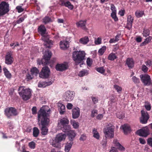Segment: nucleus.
Wrapping results in <instances>:
<instances>
[{"instance_id": "obj_1", "label": "nucleus", "mask_w": 152, "mask_h": 152, "mask_svg": "<svg viewBox=\"0 0 152 152\" xmlns=\"http://www.w3.org/2000/svg\"><path fill=\"white\" fill-rule=\"evenodd\" d=\"M50 109L48 106H45L40 108L38 113V123L43 135H46L48 133L47 126L50 121Z\"/></svg>"}, {"instance_id": "obj_2", "label": "nucleus", "mask_w": 152, "mask_h": 152, "mask_svg": "<svg viewBox=\"0 0 152 152\" xmlns=\"http://www.w3.org/2000/svg\"><path fill=\"white\" fill-rule=\"evenodd\" d=\"M18 94L24 100L29 99L31 96V90L23 86H20L18 89Z\"/></svg>"}, {"instance_id": "obj_3", "label": "nucleus", "mask_w": 152, "mask_h": 152, "mask_svg": "<svg viewBox=\"0 0 152 152\" xmlns=\"http://www.w3.org/2000/svg\"><path fill=\"white\" fill-rule=\"evenodd\" d=\"M86 54L84 51H75L72 53V57L76 65L82 62L85 59Z\"/></svg>"}, {"instance_id": "obj_4", "label": "nucleus", "mask_w": 152, "mask_h": 152, "mask_svg": "<svg viewBox=\"0 0 152 152\" xmlns=\"http://www.w3.org/2000/svg\"><path fill=\"white\" fill-rule=\"evenodd\" d=\"M38 32L42 36L41 39L44 42V45L46 48H50L51 45L53 44L52 42L49 39L48 35L46 32V29H38Z\"/></svg>"}, {"instance_id": "obj_5", "label": "nucleus", "mask_w": 152, "mask_h": 152, "mask_svg": "<svg viewBox=\"0 0 152 152\" xmlns=\"http://www.w3.org/2000/svg\"><path fill=\"white\" fill-rule=\"evenodd\" d=\"M52 53L49 51H46L45 52L43 58L40 61H37V64L39 65L43 64L44 65L48 64L49 63V61L52 56Z\"/></svg>"}, {"instance_id": "obj_6", "label": "nucleus", "mask_w": 152, "mask_h": 152, "mask_svg": "<svg viewBox=\"0 0 152 152\" xmlns=\"http://www.w3.org/2000/svg\"><path fill=\"white\" fill-rule=\"evenodd\" d=\"M4 113L8 118H10L12 116H17L18 114V112L15 108L11 107L6 108Z\"/></svg>"}, {"instance_id": "obj_7", "label": "nucleus", "mask_w": 152, "mask_h": 152, "mask_svg": "<svg viewBox=\"0 0 152 152\" xmlns=\"http://www.w3.org/2000/svg\"><path fill=\"white\" fill-rule=\"evenodd\" d=\"M114 127L113 126H109L104 128V133L106 138H112L114 135Z\"/></svg>"}, {"instance_id": "obj_8", "label": "nucleus", "mask_w": 152, "mask_h": 152, "mask_svg": "<svg viewBox=\"0 0 152 152\" xmlns=\"http://www.w3.org/2000/svg\"><path fill=\"white\" fill-rule=\"evenodd\" d=\"M9 5L5 1H2L0 4V15H3L10 10Z\"/></svg>"}, {"instance_id": "obj_9", "label": "nucleus", "mask_w": 152, "mask_h": 152, "mask_svg": "<svg viewBox=\"0 0 152 152\" xmlns=\"http://www.w3.org/2000/svg\"><path fill=\"white\" fill-rule=\"evenodd\" d=\"M50 73V70L48 67L45 66L42 68L39 73V77L42 78H47L49 77Z\"/></svg>"}, {"instance_id": "obj_10", "label": "nucleus", "mask_w": 152, "mask_h": 152, "mask_svg": "<svg viewBox=\"0 0 152 152\" xmlns=\"http://www.w3.org/2000/svg\"><path fill=\"white\" fill-rule=\"evenodd\" d=\"M149 133V130L147 126L143 127L136 132V134H137L144 137H146Z\"/></svg>"}, {"instance_id": "obj_11", "label": "nucleus", "mask_w": 152, "mask_h": 152, "mask_svg": "<svg viewBox=\"0 0 152 152\" xmlns=\"http://www.w3.org/2000/svg\"><path fill=\"white\" fill-rule=\"evenodd\" d=\"M141 80L145 86L150 85L151 83L150 76L148 74H142L140 75Z\"/></svg>"}, {"instance_id": "obj_12", "label": "nucleus", "mask_w": 152, "mask_h": 152, "mask_svg": "<svg viewBox=\"0 0 152 152\" xmlns=\"http://www.w3.org/2000/svg\"><path fill=\"white\" fill-rule=\"evenodd\" d=\"M141 116L140 118V122L142 124H146L147 123L149 117L146 111H141Z\"/></svg>"}, {"instance_id": "obj_13", "label": "nucleus", "mask_w": 152, "mask_h": 152, "mask_svg": "<svg viewBox=\"0 0 152 152\" xmlns=\"http://www.w3.org/2000/svg\"><path fill=\"white\" fill-rule=\"evenodd\" d=\"M75 94L73 91H67L65 93L64 98L66 101H71L73 99Z\"/></svg>"}, {"instance_id": "obj_14", "label": "nucleus", "mask_w": 152, "mask_h": 152, "mask_svg": "<svg viewBox=\"0 0 152 152\" xmlns=\"http://www.w3.org/2000/svg\"><path fill=\"white\" fill-rule=\"evenodd\" d=\"M14 58L10 52L7 53L5 57V63L8 65L11 64L13 62Z\"/></svg>"}, {"instance_id": "obj_15", "label": "nucleus", "mask_w": 152, "mask_h": 152, "mask_svg": "<svg viewBox=\"0 0 152 152\" xmlns=\"http://www.w3.org/2000/svg\"><path fill=\"white\" fill-rule=\"evenodd\" d=\"M68 67L67 64H58L56 66V69L58 71H63L67 69Z\"/></svg>"}, {"instance_id": "obj_16", "label": "nucleus", "mask_w": 152, "mask_h": 152, "mask_svg": "<svg viewBox=\"0 0 152 152\" xmlns=\"http://www.w3.org/2000/svg\"><path fill=\"white\" fill-rule=\"evenodd\" d=\"M61 2L60 5L62 6H64L67 7L69 9L71 10H72L73 8V6L71 2L67 1H66V0H59Z\"/></svg>"}, {"instance_id": "obj_17", "label": "nucleus", "mask_w": 152, "mask_h": 152, "mask_svg": "<svg viewBox=\"0 0 152 152\" xmlns=\"http://www.w3.org/2000/svg\"><path fill=\"white\" fill-rule=\"evenodd\" d=\"M72 117L73 119H76L79 117L80 115V111L78 107L73 109L72 110Z\"/></svg>"}, {"instance_id": "obj_18", "label": "nucleus", "mask_w": 152, "mask_h": 152, "mask_svg": "<svg viewBox=\"0 0 152 152\" xmlns=\"http://www.w3.org/2000/svg\"><path fill=\"white\" fill-rule=\"evenodd\" d=\"M69 123V121L67 118H63L60 120V122L58 123V127H62L64 126L68 125Z\"/></svg>"}, {"instance_id": "obj_19", "label": "nucleus", "mask_w": 152, "mask_h": 152, "mask_svg": "<svg viewBox=\"0 0 152 152\" xmlns=\"http://www.w3.org/2000/svg\"><path fill=\"white\" fill-rule=\"evenodd\" d=\"M60 48L63 50L66 49L69 47V42L67 41H61L60 43Z\"/></svg>"}, {"instance_id": "obj_20", "label": "nucleus", "mask_w": 152, "mask_h": 152, "mask_svg": "<svg viewBox=\"0 0 152 152\" xmlns=\"http://www.w3.org/2000/svg\"><path fill=\"white\" fill-rule=\"evenodd\" d=\"M67 134L69 140L70 142H73L76 135V134L75 131L73 130L70 131L67 133Z\"/></svg>"}, {"instance_id": "obj_21", "label": "nucleus", "mask_w": 152, "mask_h": 152, "mask_svg": "<svg viewBox=\"0 0 152 152\" xmlns=\"http://www.w3.org/2000/svg\"><path fill=\"white\" fill-rule=\"evenodd\" d=\"M133 21V17L131 15H129L128 16L127 18V23L126 26L127 28H131L132 27V23Z\"/></svg>"}, {"instance_id": "obj_22", "label": "nucleus", "mask_w": 152, "mask_h": 152, "mask_svg": "<svg viewBox=\"0 0 152 152\" xmlns=\"http://www.w3.org/2000/svg\"><path fill=\"white\" fill-rule=\"evenodd\" d=\"M126 64L129 68H132L134 66V61L132 58H128L126 60Z\"/></svg>"}, {"instance_id": "obj_23", "label": "nucleus", "mask_w": 152, "mask_h": 152, "mask_svg": "<svg viewBox=\"0 0 152 152\" xmlns=\"http://www.w3.org/2000/svg\"><path fill=\"white\" fill-rule=\"evenodd\" d=\"M121 127L125 134H127L131 131L130 127L127 124H125L122 125Z\"/></svg>"}, {"instance_id": "obj_24", "label": "nucleus", "mask_w": 152, "mask_h": 152, "mask_svg": "<svg viewBox=\"0 0 152 152\" xmlns=\"http://www.w3.org/2000/svg\"><path fill=\"white\" fill-rule=\"evenodd\" d=\"M52 83L51 81L49 82H39L38 84V87H39L44 88L47 86H49L52 84Z\"/></svg>"}, {"instance_id": "obj_25", "label": "nucleus", "mask_w": 152, "mask_h": 152, "mask_svg": "<svg viewBox=\"0 0 152 152\" xmlns=\"http://www.w3.org/2000/svg\"><path fill=\"white\" fill-rule=\"evenodd\" d=\"M66 137V135L65 134L61 133L57 135L56 138L61 142L62 141L65 140Z\"/></svg>"}, {"instance_id": "obj_26", "label": "nucleus", "mask_w": 152, "mask_h": 152, "mask_svg": "<svg viewBox=\"0 0 152 152\" xmlns=\"http://www.w3.org/2000/svg\"><path fill=\"white\" fill-rule=\"evenodd\" d=\"M4 73L5 76L8 79H10L12 77L11 74L5 67L3 68Z\"/></svg>"}, {"instance_id": "obj_27", "label": "nucleus", "mask_w": 152, "mask_h": 152, "mask_svg": "<svg viewBox=\"0 0 152 152\" xmlns=\"http://www.w3.org/2000/svg\"><path fill=\"white\" fill-rule=\"evenodd\" d=\"M52 145L54 147L58 148L61 145V142L55 137V139L53 140Z\"/></svg>"}, {"instance_id": "obj_28", "label": "nucleus", "mask_w": 152, "mask_h": 152, "mask_svg": "<svg viewBox=\"0 0 152 152\" xmlns=\"http://www.w3.org/2000/svg\"><path fill=\"white\" fill-rule=\"evenodd\" d=\"M73 143V142H67L65 146V151L66 152H69V151Z\"/></svg>"}, {"instance_id": "obj_29", "label": "nucleus", "mask_w": 152, "mask_h": 152, "mask_svg": "<svg viewBox=\"0 0 152 152\" xmlns=\"http://www.w3.org/2000/svg\"><path fill=\"white\" fill-rule=\"evenodd\" d=\"M62 127H60V128L64 132H68V133L69 131H71L70 130V126L68 125V124Z\"/></svg>"}, {"instance_id": "obj_30", "label": "nucleus", "mask_w": 152, "mask_h": 152, "mask_svg": "<svg viewBox=\"0 0 152 152\" xmlns=\"http://www.w3.org/2000/svg\"><path fill=\"white\" fill-rule=\"evenodd\" d=\"M31 74L32 75H34L37 76L38 74H39V71L38 69L36 67H34L31 69Z\"/></svg>"}, {"instance_id": "obj_31", "label": "nucleus", "mask_w": 152, "mask_h": 152, "mask_svg": "<svg viewBox=\"0 0 152 152\" xmlns=\"http://www.w3.org/2000/svg\"><path fill=\"white\" fill-rule=\"evenodd\" d=\"M89 41L88 38L87 37H84L81 38L80 40V42L83 44H87Z\"/></svg>"}, {"instance_id": "obj_32", "label": "nucleus", "mask_w": 152, "mask_h": 152, "mask_svg": "<svg viewBox=\"0 0 152 152\" xmlns=\"http://www.w3.org/2000/svg\"><path fill=\"white\" fill-rule=\"evenodd\" d=\"M58 106L60 107L59 109L60 113L61 115L64 114V113L65 112V106L61 104H60L58 105Z\"/></svg>"}, {"instance_id": "obj_33", "label": "nucleus", "mask_w": 152, "mask_h": 152, "mask_svg": "<svg viewBox=\"0 0 152 152\" xmlns=\"http://www.w3.org/2000/svg\"><path fill=\"white\" fill-rule=\"evenodd\" d=\"M117 58V56L115 53H112L109 55L108 59L109 60L113 61Z\"/></svg>"}, {"instance_id": "obj_34", "label": "nucleus", "mask_w": 152, "mask_h": 152, "mask_svg": "<svg viewBox=\"0 0 152 152\" xmlns=\"http://www.w3.org/2000/svg\"><path fill=\"white\" fill-rule=\"evenodd\" d=\"M39 133V130L37 127H34L33 129V136L34 137H37Z\"/></svg>"}, {"instance_id": "obj_35", "label": "nucleus", "mask_w": 152, "mask_h": 152, "mask_svg": "<svg viewBox=\"0 0 152 152\" xmlns=\"http://www.w3.org/2000/svg\"><path fill=\"white\" fill-rule=\"evenodd\" d=\"M86 21V20H80L76 23L78 28L82 27L85 26Z\"/></svg>"}, {"instance_id": "obj_36", "label": "nucleus", "mask_w": 152, "mask_h": 152, "mask_svg": "<svg viewBox=\"0 0 152 152\" xmlns=\"http://www.w3.org/2000/svg\"><path fill=\"white\" fill-rule=\"evenodd\" d=\"M70 123L74 128L77 129L79 125L78 122H76L74 120H71L70 121Z\"/></svg>"}, {"instance_id": "obj_37", "label": "nucleus", "mask_w": 152, "mask_h": 152, "mask_svg": "<svg viewBox=\"0 0 152 152\" xmlns=\"http://www.w3.org/2000/svg\"><path fill=\"white\" fill-rule=\"evenodd\" d=\"M106 50V47L103 46L101 48H100L98 51V53L99 55H102Z\"/></svg>"}, {"instance_id": "obj_38", "label": "nucleus", "mask_w": 152, "mask_h": 152, "mask_svg": "<svg viewBox=\"0 0 152 152\" xmlns=\"http://www.w3.org/2000/svg\"><path fill=\"white\" fill-rule=\"evenodd\" d=\"M42 22L45 24H47L51 22L50 18L48 16H45L42 19Z\"/></svg>"}, {"instance_id": "obj_39", "label": "nucleus", "mask_w": 152, "mask_h": 152, "mask_svg": "<svg viewBox=\"0 0 152 152\" xmlns=\"http://www.w3.org/2000/svg\"><path fill=\"white\" fill-rule=\"evenodd\" d=\"M144 14V12L143 11H137L135 12V15L137 18H140Z\"/></svg>"}, {"instance_id": "obj_40", "label": "nucleus", "mask_w": 152, "mask_h": 152, "mask_svg": "<svg viewBox=\"0 0 152 152\" xmlns=\"http://www.w3.org/2000/svg\"><path fill=\"white\" fill-rule=\"evenodd\" d=\"M93 136L96 139H98L99 137V135L98 132L96 129H93Z\"/></svg>"}, {"instance_id": "obj_41", "label": "nucleus", "mask_w": 152, "mask_h": 152, "mask_svg": "<svg viewBox=\"0 0 152 152\" xmlns=\"http://www.w3.org/2000/svg\"><path fill=\"white\" fill-rule=\"evenodd\" d=\"M152 38L151 37H148L145 40V41L142 42L141 45H146L152 39Z\"/></svg>"}, {"instance_id": "obj_42", "label": "nucleus", "mask_w": 152, "mask_h": 152, "mask_svg": "<svg viewBox=\"0 0 152 152\" xmlns=\"http://www.w3.org/2000/svg\"><path fill=\"white\" fill-rule=\"evenodd\" d=\"M86 75H87V71L86 70H83L79 72L78 76L80 77H82Z\"/></svg>"}, {"instance_id": "obj_43", "label": "nucleus", "mask_w": 152, "mask_h": 152, "mask_svg": "<svg viewBox=\"0 0 152 152\" xmlns=\"http://www.w3.org/2000/svg\"><path fill=\"white\" fill-rule=\"evenodd\" d=\"M132 80L135 84H138L140 82L139 79L135 76H133L132 78Z\"/></svg>"}, {"instance_id": "obj_44", "label": "nucleus", "mask_w": 152, "mask_h": 152, "mask_svg": "<svg viewBox=\"0 0 152 152\" xmlns=\"http://www.w3.org/2000/svg\"><path fill=\"white\" fill-rule=\"evenodd\" d=\"M116 12H112L111 15V17L115 21H117L118 20V19L116 16Z\"/></svg>"}, {"instance_id": "obj_45", "label": "nucleus", "mask_w": 152, "mask_h": 152, "mask_svg": "<svg viewBox=\"0 0 152 152\" xmlns=\"http://www.w3.org/2000/svg\"><path fill=\"white\" fill-rule=\"evenodd\" d=\"M96 70L98 72L101 74L104 73L105 72V70L103 67L97 68Z\"/></svg>"}, {"instance_id": "obj_46", "label": "nucleus", "mask_w": 152, "mask_h": 152, "mask_svg": "<svg viewBox=\"0 0 152 152\" xmlns=\"http://www.w3.org/2000/svg\"><path fill=\"white\" fill-rule=\"evenodd\" d=\"M150 34V31H149V29H144L143 31V35L144 36L146 37L149 35Z\"/></svg>"}, {"instance_id": "obj_47", "label": "nucleus", "mask_w": 152, "mask_h": 152, "mask_svg": "<svg viewBox=\"0 0 152 152\" xmlns=\"http://www.w3.org/2000/svg\"><path fill=\"white\" fill-rule=\"evenodd\" d=\"M91 98L94 104H95L98 102V99L97 97L91 96Z\"/></svg>"}, {"instance_id": "obj_48", "label": "nucleus", "mask_w": 152, "mask_h": 152, "mask_svg": "<svg viewBox=\"0 0 152 152\" xmlns=\"http://www.w3.org/2000/svg\"><path fill=\"white\" fill-rule=\"evenodd\" d=\"M33 78V76L32 75H31L29 73H27L26 75V79L27 81H29L32 79Z\"/></svg>"}, {"instance_id": "obj_49", "label": "nucleus", "mask_w": 152, "mask_h": 152, "mask_svg": "<svg viewBox=\"0 0 152 152\" xmlns=\"http://www.w3.org/2000/svg\"><path fill=\"white\" fill-rule=\"evenodd\" d=\"M114 87L118 93H120L121 91L122 88L120 86L117 85H115Z\"/></svg>"}, {"instance_id": "obj_50", "label": "nucleus", "mask_w": 152, "mask_h": 152, "mask_svg": "<svg viewBox=\"0 0 152 152\" xmlns=\"http://www.w3.org/2000/svg\"><path fill=\"white\" fill-rule=\"evenodd\" d=\"M86 63L88 66H91L92 64V60L90 58H88L87 59Z\"/></svg>"}, {"instance_id": "obj_51", "label": "nucleus", "mask_w": 152, "mask_h": 152, "mask_svg": "<svg viewBox=\"0 0 152 152\" xmlns=\"http://www.w3.org/2000/svg\"><path fill=\"white\" fill-rule=\"evenodd\" d=\"M148 68L146 66L144 65H142L141 69L142 71L144 73H146L147 72L148 70Z\"/></svg>"}, {"instance_id": "obj_52", "label": "nucleus", "mask_w": 152, "mask_h": 152, "mask_svg": "<svg viewBox=\"0 0 152 152\" xmlns=\"http://www.w3.org/2000/svg\"><path fill=\"white\" fill-rule=\"evenodd\" d=\"M28 145L29 147L31 149H34L35 148V143L33 141L29 142Z\"/></svg>"}, {"instance_id": "obj_53", "label": "nucleus", "mask_w": 152, "mask_h": 152, "mask_svg": "<svg viewBox=\"0 0 152 152\" xmlns=\"http://www.w3.org/2000/svg\"><path fill=\"white\" fill-rule=\"evenodd\" d=\"M25 18L24 17H22L19 18L17 20L16 23L18 24H19L23 22Z\"/></svg>"}, {"instance_id": "obj_54", "label": "nucleus", "mask_w": 152, "mask_h": 152, "mask_svg": "<svg viewBox=\"0 0 152 152\" xmlns=\"http://www.w3.org/2000/svg\"><path fill=\"white\" fill-rule=\"evenodd\" d=\"M97 113V111L96 110H94L91 111V116L92 117H94L95 116L96 114Z\"/></svg>"}, {"instance_id": "obj_55", "label": "nucleus", "mask_w": 152, "mask_h": 152, "mask_svg": "<svg viewBox=\"0 0 152 152\" xmlns=\"http://www.w3.org/2000/svg\"><path fill=\"white\" fill-rule=\"evenodd\" d=\"M110 9L112 11V12H116V9L114 5L113 4H111Z\"/></svg>"}, {"instance_id": "obj_56", "label": "nucleus", "mask_w": 152, "mask_h": 152, "mask_svg": "<svg viewBox=\"0 0 152 152\" xmlns=\"http://www.w3.org/2000/svg\"><path fill=\"white\" fill-rule=\"evenodd\" d=\"M117 117L119 119L123 118L124 117V115L122 113H120L117 114Z\"/></svg>"}, {"instance_id": "obj_57", "label": "nucleus", "mask_w": 152, "mask_h": 152, "mask_svg": "<svg viewBox=\"0 0 152 152\" xmlns=\"http://www.w3.org/2000/svg\"><path fill=\"white\" fill-rule=\"evenodd\" d=\"M147 144L151 147H152V138H149L147 140Z\"/></svg>"}, {"instance_id": "obj_58", "label": "nucleus", "mask_w": 152, "mask_h": 152, "mask_svg": "<svg viewBox=\"0 0 152 152\" xmlns=\"http://www.w3.org/2000/svg\"><path fill=\"white\" fill-rule=\"evenodd\" d=\"M101 39L100 38L98 37L96 40H95V43L96 45H99L101 43Z\"/></svg>"}, {"instance_id": "obj_59", "label": "nucleus", "mask_w": 152, "mask_h": 152, "mask_svg": "<svg viewBox=\"0 0 152 152\" xmlns=\"http://www.w3.org/2000/svg\"><path fill=\"white\" fill-rule=\"evenodd\" d=\"M16 9L18 10V12H22L24 10V9L22 8L20 6H17L16 7Z\"/></svg>"}, {"instance_id": "obj_60", "label": "nucleus", "mask_w": 152, "mask_h": 152, "mask_svg": "<svg viewBox=\"0 0 152 152\" xmlns=\"http://www.w3.org/2000/svg\"><path fill=\"white\" fill-rule=\"evenodd\" d=\"M113 144L117 147L120 145V143L118 141L117 139H114L113 141Z\"/></svg>"}, {"instance_id": "obj_61", "label": "nucleus", "mask_w": 152, "mask_h": 152, "mask_svg": "<svg viewBox=\"0 0 152 152\" xmlns=\"http://www.w3.org/2000/svg\"><path fill=\"white\" fill-rule=\"evenodd\" d=\"M86 139V136L85 134H83L81 135L80 140L81 141H84Z\"/></svg>"}, {"instance_id": "obj_62", "label": "nucleus", "mask_w": 152, "mask_h": 152, "mask_svg": "<svg viewBox=\"0 0 152 152\" xmlns=\"http://www.w3.org/2000/svg\"><path fill=\"white\" fill-rule=\"evenodd\" d=\"M145 107L146 110L148 111L150 110L151 108V106L150 104H148L146 105H145Z\"/></svg>"}, {"instance_id": "obj_63", "label": "nucleus", "mask_w": 152, "mask_h": 152, "mask_svg": "<svg viewBox=\"0 0 152 152\" xmlns=\"http://www.w3.org/2000/svg\"><path fill=\"white\" fill-rule=\"evenodd\" d=\"M117 147L118 149L120 151H124L125 149V148L120 144V145H119Z\"/></svg>"}, {"instance_id": "obj_64", "label": "nucleus", "mask_w": 152, "mask_h": 152, "mask_svg": "<svg viewBox=\"0 0 152 152\" xmlns=\"http://www.w3.org/2000/svg\"><path fill=\"white\" fill-rule=\"evenodd\" d=\"M118 151L116 149V148L114 147L111 148V149L110 150L109 152H118Z\"/></svg>"}]
</instances>
